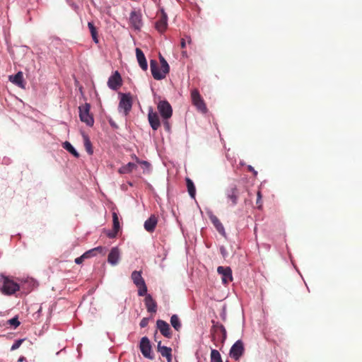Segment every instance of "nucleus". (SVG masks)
Returning <instances> with one entry per match:
<instances>
[{
	"label": "nucleus",
	"mask_w": 362,
	"mask_h": 362,
	"mask_svg": "<svg viewBox=\"0 0 362 362\" xmlns=\"http://www.w3.org/2000/svg\"><path fill=\"white\" fill-rule=\"evenodd\" d=\"M119 95V111H123L124 115H127L132 110V98L130 93H120Z\"/></svg>",
	"instance_id": "7ed1b4c3"
},
{
	"label": "nucleus",
	"mask_w": 362,
	"mask_h": 362,
	"mask_svg": "<svg viewBox=\"0 0 362 362\" xmlns=\"http://www.w3.org/2000/svg\"><path fill=\"white\" fill-rule=\"evenodd\" d=\"M63 147L67 151H69L70 153H71L74 157H76V158L79 157L78 153L76 151V149L74 148V146L69 141H65L63 144Z\"/></svg>",
	"instance_id": "c756f323"
},
{
	"label": "nucleus",
	"mask_w": 362,
	"mask_h": 362,
	"mask_svg": "<svg viewBox=\"0 0 362 362\" xmlns=\"http://www.w3.org/2000/svg\"><path fill=\"white\" fill-rule=\"evenodd\" d=\"M144 302L148 313H156L157 312V303L150 294L146 296Z\"/></svg>",
	"instance_id": "a211bd4d"
},
{
	"label": "nucleus",
	"mask_w": 362,
	"mask_h": 362,
	"mask_svg": "<svg viewBox=\"0 0 362 362\" xmlns=\"http://www.w3.org/2000/svg\"><path fill=\"white\" fill-rule=\"evenodd\" d=\"M139 164H141L143 165L144 166H145L146 168H149L150 167V163L147 161H145V160H140V163H139Z\"/></svg>",
	"instance_id": "37998d69"
},
{
	"label": "nucleus",
	"mask_w": 362,
	"mask_h": 362,
	"mask_svg": "<svg viewBox=\"0 0 362 362\" xmlns=\"http://www.w3.org/2000/svg\"><path fill=\"white\" fill-rule=\"evenodd\" d=\"M158 110L164 120H168L172 117L173 109L167 100H161L158 104Z\"/></svg>",
	"instance_id": "1a4fd4ad"
},
{
	"label": "nucleus",
	"mask_w": 362,
	"mask_h": 362,
	"mask_svg": "<svg viewBox=\"0 0 362 362\" xmlns=\"http://www.w3.org/2000/svg\"><path fill=\"white\" fill-rule=\"evenodd\" d=\"M8 52L11 54V55L13 54V52L10 50V49L8 48Z\"/></svg>",
	"instance_id": "09e8293b"
},
{
	"label": "nucleus",
	"mask_w": 362,
	"mask_h": 362,
	"mask_svg": "<svg viewBox=\"0 0 362 362\" xmlns=\"http://www.w3.org/2000/svg\"><path fill=\"white\" fill-rule=\"evenodd\" d=\"M182 55H183V56H185V55H186V52H185V51H183V52H182Z\"/></svg>",
	"instance_id": "8fccbe9b"
},
{
	"label": "nucleus",
	"mask_w": 362,
	"mask_h": 362,
	"mask_svg": "<svg viewBox=\"0 0 362 362\" xmlns=\"http://www.w3.org/2000/svg\"><path fill=\"white\" fill-rule=\"evenodd\" d=\"M211 322L212 327L210 330L211 341L216 346H217L218 343L223 344L227 337V333L224 326L214 320H212Z\"/></svg>",
	"instance_id": "f257e3e1"
},
{
	"label": "nucleus",
	"mask_w": 362,
	"mask_h": 362,
	"mask_svg": "<svg viewBox=\"0 0 362 362\" xmlns=\"http://www.w3.org/2000/svg\"><path fill=\"white\" fill-rule=\"evenodd\" d=\"M2 283L1 291L4 295H13L20 289L18 284L7 276H2Z\"/></svg>",
	"instance_id": "f03ea898"
},
{
	"label": "nucleus",
	"mask_w": 362,
	"mask_h": 362,
	"mask_svg": "<svg viewBox=\"0 0 362 362\" xmlns=\"http://www.w3.org/2000/svg\"><path fill=\"white\" fill-rule=\"evenodd\" d=\"M257 199L256 204L257 205V207L259 209H260L262 206V194H261V192L259 190L257 192Z\"/></svg>",
	"instance_id": "4c0bfd02"
},
{
	"label": "nucleus",
	"mask_w": 362,
	"mask_h": 362,
	"mask_svg": "<svg viewBox=\"0 0 362 362\" xmlns=\"http://www.w3.org/2000/svg\"><path fill=\"white\" fill-rule=\"evenodd\" d=\"M148 119L151 128L153 130H157L160 127V122L159 117L157 112H153L152 108H151L148 111Z\"/></svg>",
	"instance_id": "2eb2a0df"
},
{
	"label": "nucleus",
	"mask_w": 362,
	"mask_h": 362,
	"mask_svg": "<svg viewBox=\"0 0 362 362\" xmlns=\"http://www.w3.org/2000/svg\"><path fill=\"white\" fill-rule=\"evenodd\" d=\"M105 251V248L99 246L95 248H93L91 250H89L88 251L83 253L84 257H86V259L95 256L98 253H103Z\"/></svg>",
	"instance_id": "b1692460"
},
{
	"label": "nucleus",
	"mask_w": 362,
	"mask_h": 362,
	"mask_svg": "<svg viewBox=\"0 0 362 362\" xmlns=\"http://www.w3.org/2000/svg\"><path fill=\"white\" fill-rule=\"evenodd\" d=\"M83 137L84 146H85V148H86L87 153L89 155H92L93 153V148H92L91 142H90L88 136L87 135H86V134H83Z\"/></svg>",
	"instance_id": "c85d7f7f"
},
{
	"label": "nucleus",
	"mask_w": 362,
	"mask_h": 362,
	"mask_svg": "<svg viewBox=\"0 0 362 362\" xmlns=\"http://www.w3.org/2000/svg\"><path fill=\"white\" fill-rule=\"evenodd\" d=\"M112 222H113V226H112L113 230L119 231L120 229V226H119V217L116 212L112 213Z\"/></svg>",
	"instance_id": "473e14b6"
},
{
	"label": "nucleus",
	"mask_w": 362,
	"mask_h": 362,
	"mask_svg": "<svg viewBox=\"0 0 362 362\" xmlns=\"http://www.w3.org/2000/svg\"><path fill=\"white\" fill-rule=\"evenodd\" d=\"M148 321H149V320H148V318H147V317H144V318L141 320V322H140V324H139L140 327H141V328H144V327H146L148 325Z\"/></svg>",
	"instance_id": "58836bf2"
},
{
	"label": "nucleus",
	"mask_w": 362,
	"mask_h": 362,
	"mask_svg": "<svg viewBox=\"0 0 362 362\" xmlns=\"http://www.w3.org/2000/svg\"><path fill=\"white\" fill-rule=\"evenodd\" d=\"M168 26V16L163 9L160 11L159 19L156 22V28L158 31L164 32Z\"/></svg>",
	"instance_id": "4468645a"
},
{
	"label": "nucleus",
	"mask_w": 362,
	"mask_h": 362,
	"mask_svg": "<svg viewBox=\"0 0 362 362\" xmlns=\"http://www.w3.org/2000/svg\"><path fill=\"white\" fill-rule=\"evenodd\" d=\"M88 26L90 30V34H91L93 41L95 42H98V33H97V30H96V28L95 27L94 24L91 22H88Z\"/></svg>",
	"instance_id": "7c9ffc66"
},
{
	"label": "nucleus",
	"mask_w": 362,
	"mask_h": 362,
	"mask_svg": "<svg viewBox=\"0 0 362 362\" xmlns=\"http://www.w3.org/2000/svg\"><path fill=\"white\" fill-rule=\"evenodd\" d=\"M180 46L182 49L185 48L186 46L185 40L184 38L181 39Z\"/></svg>",
	"instance_id": "a18cd8bd"
},
{
	"label": "nucleus",
	"mask_w": 362,
	"mask_h": 362,
	"mask_svg": "<svg viewBox=\"0 0 362 362\" xmlns=\"http://www.w3.org/2000/svg\"><path fill=\"white\" fill-rule=\"evenodd\" d=\"M122 85V80L119 73L116 71L107 81L108 87L114 90H117Z\"/></svg>",
	"instance_id": "9b49d317"
},
{
	"label": "nucleus",
	"mask_w": 362,
	"mask_h": 362,
	"mask_svg": "<svg viewBox=\"0 0 362 362\" xmlns=\"http://www.w3.org/2000/svg\"><path fill=\"white\" fill-rule=\"evenodd\" d=\"M188 42H189V43H190V42H191V39H190V37H189Z\"/></svg>",
	"instance_id": "3c124183"
},
{
	"label": "nucleus",
	"mask_w": 362,
	"mask_h": 362,
	"mask_svg": "<svg viewBox=\"0 0 362 362\" xmlns=\"http://www.w3.org/2000/svg\"><path fill=\"white\" fill-rule=\"evenodd\" d=\"M150 68L152 76L156 80H161L165 78V76L168 73H164V71L161 69L160 71L158 64L155 59H151L150 61Z\"/></svg>",
	"instance_id": "9d476101"
},
{
	"label": "nucleus",
	"mask_w": 362,
	"mask_h": 362,
	"mask_svg": "<svg viewBox=\"0 0 362 362\" xmlns=\"http://www.w3.org/2000/svg\"><path fill=\"white\" fill-rule=\"evenodd\" d=\"M139 349L142 355L145 358L150 360L154 359L151 341L147 337H144L141 339Z\"/></svg>",
	"instance_id": "0eeeda50"
},
{
	"label": "nucleus",
	"mask_w": 362,
	"mask_h": 362,
	"mask_svg": "<svg viewBox=\"0 0 362 362\" xmlns=\"http://www.w3.org/2000/svg\"><path fill=\"white\" fill-rule=\"evenodd\" d=\"M10 80L19 87H23V76L21 71L18 72L13 76H10Z\"/></svg>",
	"instance_id": "a878e982"
},
{
	"label": "nucleus",
	"mask_w": 362,
	"mask_h": 362,
	"mask_svg": "<svg viewBox=\"0 0 362 362\" xmlns=\"http://www.w3.org/2000/svg\"><path fill=\"white\" fill-rule=\"evenodd\" d=\"M210 220L218 232L222 235L225 236V229L220 220L214 215L210 216Z\"/></svg>",
	"instance_id": "4be33fe9"
},
{
	"label": "nucleus",
	"mask_w": 362,
	"mask_h": 362,
	"mask_svg": "<svg viewBox=\"0 0 362 362\" xmlns=\"http://www.w3.org/2000/svg\"><path fill=\"white\" fill-rule=\"evenodd\" d=\"M157 351L163 357L166 358L168 362L172 361V349L165 346L161 345V341H159L157 345Z\"/></svg>",
	"instance_id": "dca6fc26"
},
{
	"label": "nucleus",
	"mask_w": 362,
	"mask_h": 362,
	"mask_svg": "<svg viewBox=\"0 0 362 362\" xmlns=\"http://www.w3.org/2000/svg\"><path fill=\"white\" fill-rule=\"evenodd\" d=\"M132 158L133 159H134L137 163H140V160H139V158L136 155L133 154V155L132 156Z\"/></svg>",
	"instance_id": "49530a36"
},
{
	"label": "nucleus",
	"mask_w": 362,
	"mask_h": 362,
	"mask_svg": "<svg viewBox=\"0 0 362 362\" xmlns=\"http://www.w3.org/2000/svg\"><path fill=\"white\" fill-rule=\"evenodd\" d=\"M136 56L138 63L140 67L144 70L146 71L148 69V64L145 55L142 50L139 48H136Z\"/></svg>",
	"instance_id": "6ab92c4d"
},
{
	"label": "nucleus",
	"mask_w": 362,
	"mask_h": 362,
	"mask_svg": "<svg viewBox=\"0 0 362 362\" xmlns=\"http://www.w3.org/2000/svg\"><path fill=\"white\" fill-rule=\"evenodd\" d=\"M157 223V217L154 215H151L144 223L145 230L149 233H152L155 230Z\"/></svg>",
	"instance_id": "aec40b11"
},
{
	"label": "nucleus",
	"mask_w": 362,
	"mask_h": 362,
	"mask_svg": "<svg viewBox=\"0 0 362 362\" xmlns=\"http://www.w3.org/2000/svg\"><path fill=\"white\" fill-rule=\"evenodd\" d=\"M119 231H115L112 230V232H110L108 234H107V236L110 238H113L116 236V235L117 234Z\"/></svg>",
	"instance_id": "a19ab883"
},
{
	"label": "nucleus",
	"mask_w": 362,
	"mask_h": 362,
	"mask_svg": "<svg viewBox=\"0 0 362 362\" xmlns=\"http://www.w3.org/2000/svg\"><path fill=\"white\" fill-rule=\"evenodd\" d=\"M211 362H223L220 353L216 349L211 351Z\"/></svg>",
	"instance_id": "2f4dec72"
},
{
	"label": "nucleus",
	"mask_w": 362,
	"mask_h": 362,
	"mask_svg": "<svg viewBox=\"0 0 362 362\" xmlns=\"http://www.w3.org/2000/svg\"><path fill=\"white\" fill-rule=\"evenodd\" d=\"M163 124H164L165 128L168 131H169V130H170V124H169V122H168V120H165V121H164Z\"/></svg>",
	"instance_id": "c03bdc74"
},
{
	"label": "nucleus",
	"mask_w": 362,
	"mask_h": 362,
	"mask_svg": "<svg viewBox=\"0 0 362 362\" xmlns=\"http://www.w3.org/2000/svg\"><path fill=\"white\" fill-rule=\"evenodd\" d=\"M159 59H160V64H161V69H163V71H164V73H168L170 71V66H169L168 62H166V60L164 59V57L161 54H160V56H159Z\"/></svg>",
	"instance_id": "72a5a7b5"
},
{
	"label": "nucleus",
	"mask_w": 362,
	"mask_h": 362,
	"mask_svg": "<svg viewBox=\"0 0 362 362\" xmlns=\"http://www.w3.org/2000/svg\"><path fill=\"white\" fill-rule=\"evenodd\" d=\"M24 341V339H18V340H16L14 344L12 345L11 348V351H14L17 349H18L21 345L22 344L23 341Z\"/></svg>",
	"instance_id": "e433bc0d"
},
{
	"label": "nucleus",
	"mask_w": 362,
	"mask_h": 362,
	"mask_svg": "<svg viewBox=\"0 0 362 362\" xmlns=\"http://www.w3.org/2000/svg\"><path fill=\"white\" fill-rule=\"evenodd\" d=\"M247 169L250 172H252L253 173L254 175H257V172L254 169V168L251 165H248L247 166Z\"/></svg>",
	"instance_id": "79ce46f5"
},
{
	"label": "nucleus",
	"mask_w": 362,
	"mask_h": 362,
	"mask_svg": "<svg viewBox=\"0 0 362 362\" xmlns=\"http://www.w3.org/2000/svg\"><path fill=\"white\" fill-rule=\"evenodd\" d=\"M138 288V295L139 296H146L147 294V286L145 283L141 284L139 286H137Z\"/></svg>",
	"instance_id": "f704fd0d"
},
{
	"label": "nucleus",
	"mask_w": 362,
	"mask_h": 362,
	"mask_svg": "<svg viewBox=\"0 0 362 362\" xmlns=\"http://www.w3.org/2000/svg\"><path fill=\"white\" fill-rule=\"evenodd\" d=\"M227 203L230 206H234L238 204L240 192L235 185L228 187L225 192Z\"/></svg>",
	"instance_id": "39448f33"
},
{
	"label": "nucleus",
	"mask_w": 362,
	"mask_h": 362,
	"mask_svg": "<svg viewBox=\"0 0 362 362\" xmlns=\"http://www.w3.org/2000/svg\"><path fill=\"white\" fill-rule=\"evenodd\" d=\"M85 259H86V257H84V255L83 254L81 257L75 259V263L77 264H80L83 262V260Z\"/></svg>",
	"instance_id": "ea45409f"
},
{
	"label": "nucleus",
	"mask_w": 362,
	"mask_h": 362,
	"mask_svg": "<svg viewBox=\"0 0 362 362\" xmlns=\"http://www.w3.org/2000/svg\"><path fill=\"white\" fill-rule=\"evenodd\" d=\"M156 327L163 336L168 339L172 337L173 333L170 325L165 321L163 320H158L156 322Z\"/></svg>",
	"instance_id": "f8f14e48"
},
{
	"label": "nucleus",
	"mask_w": 362,
	"mask_h": 362,
	"mask_svg": "<svg viewBox=\"0 0 362 362\" xmlns=\"http://www.w3.org/2000/svg\"><path fill=\"white\" fill-rule=\"evenodd\" d=\"M130 24L136 30H139L141 27V15L136 11H132L129 17Z\"/></svg>",
	"instance_id": "f3484780"
},
{
	"label": "nucleus",
	"mask_w": 362,
	"mask_h": 362,
	"mask_svg": "<svg viewBox=\"0 0 362 362\" xmlns=\"http://www.w3.org/2000/svg\"><path fill=\"white\" fill-rule=\"evenodd\" d=\"M186 185H187V192H188L189 196L192 198L194 199L195 195H196V189H195V186L194 185L193 181L190 178L187 177L186 178Z\"/></svg>",
	"instance_id": "393cba45"
},
{
	"label": "nucleus",
	"mask_w": 362,
	"mask_h": 362,
	"mask_svg": "<svg viewBox=\"0 0 362 362\" xmlns=\"http://www.w3.org/2000/svg\"><path fill=\"white\" fill-rule=\"evenodd\" d=\"M132 279L136 286L145 283L144 279L141 276V272H133L132 274Z\"/></svg>",
	"instance_id": "bb28decb"
},
{
	"label": "nucleus",
	"mask_w": 362,
	"mask_h": 362,
	"mask_svg": "<svg viewBox=\"0 0 362 362\" xmlns=\"http://www.w3.org/2000/svg\"><path fill=\"white\" fill-rule=\"evenodd\" d=\"M7 323L14 328H16L20 325V322L17 316L8 320Z\"/></svg>",
	"instance_id": "c9c22d12"
},
{
	"label": "nucleus",
	"mask_w": 362,
	"mask_h": 362,
	"mask_svg": "<svg viewBox=\"0 0 362 362\" xmlns=\"http://www.w3.org/2000/svg\"><path fill=\"white\" fill-rule=\"evenodd\" d=\"M217 272L222 276V281L223 284H227L232 281V270L229 267H224L220 266L217 268Z\"/></svg>",
	"instance_id": "ddd939ff"
},
{
	"label": "nucleus",
	"mask_w": 362,
	"mask_h": 362,
	"mask_svg": "<svg viewBox=\"0 0 362 362\" xmlns=\"http://www.w3.org/2000/svg\"><path fill=\"white\" fill-rule=\"evenodd\" d=\"M119 251L118 248L117 247L112 248V250H110V252L108 255V257H107L108 262L112 265H116L119 262Z\"/></svg>",
	"instance_id": "412c9836"
},
{
	"label": "nucleus",
	"mask_w": 362,
	"mask_h": 362,
	"mask_svg": "<svg viewBox=\"0 0 362 362\" xmlns=\"http://www.w3.org/2000/svg\"><path fill=\"white\" fill-rule=\"evenodd\" d=\"M137 168V165L134 163H129L127 165H122L119 168L118 173L120 174H127L132 173L134 170Z\"/></svg>",
	"instance_id": "5701e85b"
},
{
	"label": "nucleus",
	"mask_w": 362,
	"mask_h": 362,
	"mask_svg": "<svg viewBox=\"0 0 362 362\" xmlns=\"http://www.w3.org/2000/svg\"><path fill=\"white\" fill-rule=\"evenodd\" d=\"M90 105L86 103L79 107V117L81 122L86 123L88 126L92 127L94 124L93 115L90 113Z\"/></svg>",
	"instance_id": "20e7f679"
},
{
	"label": "nucleus",
	"mask_w": 362,
	"mask_h": 362,
	"mask_svg": "<svg viewBox=\"0 0 362 362\" xmlns=\"http://www.w3.org/2000/svg\"><path fill=\"white\" fill-rule=\"evenodd\" d=\"M170 323H171V325L173 327V328L176 331H180V329L182 327L181 322H180V318L178 317V316L177 315H173L171 316V317H170Z\"/></svg>",
	"instance_id": "cd10ccee"
},
{
	"label": "nucleus",
	"mask_w": 362,
	"mask_h": 362,
	"mask_svg": "<svg viewBox=\"0 0 362 362\" xmlns=\"http://www.w3.org/2000/svg\"><path fill=\"white\" fill-rule=\"evenodd\" d=\"M25 361V358L24 356H21L18 358V362H23V361Z\"/></svg>",
	"instance_id": "de8ad7c7"
},
{
	"label": "nucleus",
	"mask_w": 362,
	"mask_h": 362,
	"mask_svg": "<svg viewBox=\"0 0 362 362\" xmlns=\"http://www.w3.org/2000/svg\"><path fill=\"white\" fill-rule=\"evenodd\" d=\"M191 98L192 104L197 107L198 111L202 113H206L207 112V107L204 100L197 89L192 90Z\"/></svg>",
	"instance_id": "423d86ee"
},
{
	"label": "nucleus",
	"mask_w": 362,
	"mask_h": 362,
	"mask_svg": "<svg viewBox=\"0 0 362 362\" xmlns=\"http://www.w3.org/2000/svg\"><path fill=\"white\" fill-rule=\"evenodd\" d=\"M245 352L244 344L242 340H238L230 348L229 355L235 361H238Z\"/></svg>",
	"instance_id": "6e6552de"
}]
</instances>
